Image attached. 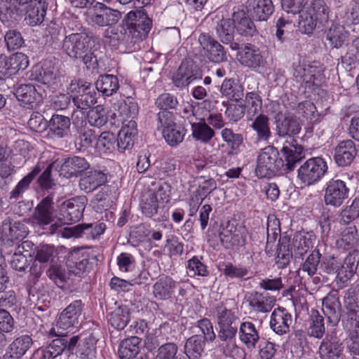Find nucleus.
<instances>
[{
	"label": "nucleus",
	"instance_id": "7ed1b4c3",
	"mask_svg": "<svg viewBox=\"0 0 359 359\" xmlns=\"http://www.w3.org/2000/svg\"><path fill=\"white\" fill-rule=\"evenodd\" d=\"M284 161L273 145L262 149L257 157L255 174L259 178H271L283 173Z\"/></svg>",
	"mask_w": 359,
	"mask_h": 359
},
{
	"label": "nucleus",
	"instance_id": "a18cd8bd",
	"mask_svg": "<svg viewBox=\"0 0 359 359\" xmlns=\"http://www.w3.org/2000/svg\"><path fill=\"white\" fill-rule=\"evenodd\" d=\"M31 77L38 83L50 85L54 83L56 77L55 67L51 65L50 62L44 61L41 66L32 69Z\"/></svg>",
	"mask_w": 359,
	"mask_h": 359
},
{
	"label": "nucleus",
	"instance_id": "603ef678",
	"mask_svg": "<svg viewBox=\"0 0 359 359\" xmlns=\"http://www.w3.org/2000/svg\"><path fill=\"white\" fill-rule=\"evenodd\" d=\"M358 235L355 226L345 228L341 233V237L336 241L339 250L347 251L353 249L358 243Z\"/></svg>",
	"mask_w": 359,
	"mask_h": 359
},
{
	"label": "nucleus",
	"instance_id": "c756f323",
	"mask_svg": "<svg viewBox=\"0 0 359 359\" xmlns=\"http://www.w3.org/2000/svg\"><path fill=\"white\" fill-rule=\"evenodd\" d=\"M351 304L346 301V307L349 310L346 316L342 320L344 329L347 331L349 341L347 346L359 347V318L357 311Z\"/></svg>",
	"mask_w": 359,
	"mask_h": 359
},
{
	"label": "nucleus",
	"instance_id": "bf43d9fd",
	"mask_svg": "<svg viewBox=\"0 0 359 359\" xmlns=\"http://www.w3.org/2000/svg\"><path fill=\"white\" fill-rule=\"evenodd\" d=\"M222 138L229 147L230 150L227 152L228 156L237 154L240 151V147L243 142V135L240 133H233L231 128H224L221 132Z\"/></svg>",
	"mask_w": 359,
	"mask_h": 359
},
{
	"label": "nucleus",
	"instance_id": "5701e85b",
	"mask_svg": "<svg viewBox=\"0 0 359 359\" xmlns=\"http://www.w3.org/2000/svg\"><path fill=\"white\" fill-rule=\"evenodd\" d=\"M121 18V14L117 10L112 9L102 3H96L93 11L90 12L91 21L100 27L115 25Z\"/></svg>",
	"mask_w": 359,
	"mask_h": 359
},
{
	"label": "nucleus",
	"instance_id": "c9c22d12",
	"mask_svg": "<svg viewBox=\"0 0 359 359\" xmlns=\"http://www.w3.org/2000/svg\"><path fill=\"white\" fill-rule=\"evenodd\" d=\"M40 166V171L36 176L35 184L43 190H49L55 186L54 180L52 178L51 172L53 169L57 170L60 166L59 161L57 160L50 163L45 161H39L34 167Z\"/></svg>",
	"mask_w": 359,
	"mask_h": 359
},
{
	"label": "nucleus",
	"instance_id": "49530a36",
	"mask_svg": "<svg viewBox=\"0 0 359 359\" xmlns=\"http://www.w3.org/2000/svg\"><path fill=\"white\" fill-rule=\"evenodd\" d=\"M359 264V250L353 249L344 258L342 262L341 274L339 278L341 280H345L346 285L351 278L355 273Z\"/></svg>",
	"mask_w": 359,
	"mask_h": 359
},
{
	"label": "nucleus",
	"instance_id": "8fccbe9b",
	"mask_svg": "<svg viewBox=\"0 0 359 359\" xmlns=\"http://www.w3.org/2000/svg\"><path fill=\"white\" fill-rule=\"evenodd\" d=\"M131 312L126 305H121L113 311L108 319L110 325L116 330H123L130 323Z\"/></svg>",
	"mask_w": 359,
	"mask_h": 359
},
{
	"label": "nucleus",
	"instance_id": "9b49d317",
	"mask_svg": "<svg viewBox=\"0 0 359 359\" xmlns=\"http://www.w3.org/2000/svg\"><path fill=\"white\" fill-rule=\"evenodd\" d=\"M202 76V70L194 60L184 59L173 74L172 81L175 87L182 89L195 81L201 79Z\"/></svg>",
	"mask_w": 359,
	"mask_h": 359
},
{
	"label": "nucleus",
	"instance_id": "de8ad7c7",
	"mask_svg": "<svg viewBox=\"0 0 359 359\" xmlns=\"http://www.w3.org/2000/svg\"><path fill=\"white\" fill-rule=\"evenodd\" d=\"M95 88L104 96H111L119 88L118 78L113 74L100 75L95 82Z\"/></svg>",
	"mask_w": 359,
	"mask_h": 359
},
{
	"label": "nucleus",
	"instance_id": "39448f33",
	"mask_svg": "<svg viewBox=\"0 0 359 359\" xmlns=\"http://www.w3.org/2000/svg\"><path fill=\"white\" fill-rule=\"evenodd\" d=\"M294 75L295 77L303 79L305 83V88L310 91L315 90L318 88L324 79V68L318 62H313L311 64H306L304 61L298 64L293 62Z\"/></svg>",
	"mask_w": 359,
	"mask_h": 359
},
{
	"label": "nucleus",
	"instance_id": "72a5a7b5",
	"mask_svg": "<svg viewBox=\"0 0 359 359\" xmlns=\"http://www.w3.org/2000/svg\"><path fill=\"white\" fill-rule=\"evenodd\" d=\"M17 100L25 107L33 108L41 101V95L31 83L21 84L15 89Z\"/></svg>",
	"mask_w": 359,
	"mask_h": 359
},
{
	"label": "nucleus",
	"instance_id": "37998d69",
	"mask_svg": "<svg viewBox=\"0 0 359 359\" xmlns=\"http://www.w3.org/2000/svg\"><path fill=\"white\" fill-rule=\"evenodd\" d=\"M137 133L136 122L133 120L129 121L128 124L122 127L118 134L116 141L118 149L123 151L132 149Z\"/></svg>",
	"mask_w": 359,
	"mask_h": 359
},
{
	"label": "nucleus",
	"instance_id": "4be33fe9",
	"mask_svg": "<svg viewBox=\"0 0 359 359\" xmlns=\"http://www.w3.org/2000/svg\"><path fill=\"white\" fill-rule=\"evenodd\" d=\"M83 306L84 304L81 299H76L69 304L60 314L56 323L57 329L65 331L77 327Z\"/></svg>",
	"mask_w": 359,
	"mask_h": 359
},
{
	"label": "nucleus",
	"instance_id": "dca6fc26",
	"mask_svg": "<svg viewBox=\"0 0 359 359\" xmlns=\"http://www.w3.org/2000/svg\"><path fill=\"white\" fill-rule=\"evenodd\" d=\"M198 43L204 55L210 62L221 63L227 61V53L224 47L208 33H201Z\"/></svg>",
	"mask_w": 359,
	"mask_h": 359
},
{
	"label": "nucleus",
	"instance_id": "f3484780",
	"mask_svg": "<svg viewBox=\"0 0 359 359\" xmlns=\"http://www.w3.org/2000/svg\"><path fill=\"white\" fill-rule=\"evenodd\" d=\"M342 261L334 255H327L322 257L319 266V274L323 282H327L330 278L336 281L337 286L343 288L346 285L345 280H341Z\"/></svg>",
	"mask_w": 359,
	"mask_h": 359
},
{
	"label": "nucleus",
	"instance_id": "7c9ffc66",
	"mask_svg": "<svg viewBox=\"0 0 359 359\" xmlns=\"http://www.w3.org/2000/svg\"><path fill=\"white\" fill-rule=\"evenodd\" d=\"M336 18L344 27H351L359 24V2L351 0L344 6H338Z\"/></svg>",
	"mask_w": 359,
	"mask_h": 359
},
{
	"label": "nucleus",
	"instance_id": "423d86ee",
	"mask_svg": "<svg viewBox=\"0 0 359 359\" xmlns=\"http://www.w3.org/2000/svg\"><path fill=\"white\" fill-rule=\"evenodd\" d=\"M69 90L72 94V102L79 109L90 108L97 102V93L94 86L83 80L72 81Z\"/></svg>",
	"mask_w": 359,
	"mask_h": 359
},
{
	"label": "nucleus",
	"instance_id": "13d9d810",
	"mask_svg": "<svg viewBox=\"0 0 359 359\" xmlns=\"http://www.w3.org/2000/svg\"><path fill=\"white\" fill-rule=\"evenodd\" d=\"M344 27L339 23L337 25L332 24L330 27L326 39L329 41L332 48H339L346 42L348 34Z\"/></svg>",
	"mask_w": 359,
	"mask_h": 359
},
{
	"label": "nucleus",
	"instance_id": "a19ab883",
	"mask_svg": "<svg viewBox=\"0 0 359 359\" xmlns=\"http://www.w3.org/2000/svg\"><path fill=\"white\" fill-rule=\"evenodd\" d=\"M71 121L68 116L55 114L48 122L49 135L57 137L65 138L70 133Z\"/></svg>",
	"mask_w": 359,
	"mask_h": 359
},
{
	"label": "nucleus",
	"instance_id": "cd10ccee",
	"mask_svg": "<svg viewBox=\"0 0 359 359\" xmlns=\"http://www.w3.org/2000/svg\"><path fill=\"white\" fill-rule=\"evenodd\" d=\"M251 311L256 313H266L273 309L276 298L266 292L252 291L246 296Z\"/></svg>",
	"mask_w": 359,
	"mask_h": 359
},
{
	"label": "nucleus",
	"instance_id": "ea45409f",
	"mask_svg": "<svg viewBox=\"0 0 359 359\" xmlns=\"http://www.w3.org/2000/svg\"><path fill=\"white\" fill-rule=\"evenodd\" d=\"M65 343H67V337L54 339L46 347L36 349L34 356L41 357L42 359H56L66 351Z\"/></svg>",
	"mask_w": 359,
	"mask_h": 359
},
{
	"label": "nucleus",
	"instance_id": "f8f14e48",
	"mask_svg": "<svg viewBox=\"0 0 359 359\" xmlns=\"http://www.w3.org/2000/svg\"><path fill=\"white\" fill-rule=\"evenodd\" d=\"M275 135L279 138L293 137L301 131L297 116L289 111H279L273 117Z\"/></svg>",
	"mask_w": 359,
	"mask_h": 359
},
{
	"label": "nucleus",
	"instance_id": "0e129e2a",
	"mask_svg": "<svg viewBox=\"0 0 359 359\" xmlns=\"http://www.w3.org/2000/svg\"><path fill=\"white\" fill-rule=\"evenodd\" d=\"M215 316L217 326L229 323H239L240 322L236 312L228 309L223 304H218L215 307Z\"/></svg>",
	"mask_w": 359,
	"mask_h": 359
},
{
	"label": "nucleus",
	"instance_id": "e2e57ef3",
	"mask_svg": "<svg viewBox=\"0 0 359 359\" xmlns=\"http://www.w3.org/2000/svg\"><path fill=\"white\" fill-rule=\"evenodd\" d=\"M32 337L29 334H22L13 340L9 345L8 350L11 353L22 358L32 347Z\"/></svg>",
	"mask_w": 359,
	"mask_h": 359
},
{
	"label": "nucleus",
	"instance_id": "f704fd0d",
	"mask_svg": "<svg viewBox=\"0 0 359 359\" xmlns=\"http://www.w3.org/2000/svg\"><path fill=\"white\" fill-rule=\"evenodd\" d=\"M248 8L252 18L257 21H266L275 11L272 0H248Z\"/></svg>",
	"mask_w": 359,
	"mask_h": 359
},
{
	"label": "nucleus",
	"instance_id": "20e7f679",
	"mask_svg": "<svg viewBox=\"0 0 359 359\" xmlns=\"http://www.w3.org/2000/svg\"><path fill=\"white\" fill-rule=\"evenodd\" d=\"M1 241L4 250L6 254H12L13 250L9 249L20 243L27 235V226L20 221H15L10 217L5 218L1 225Z\"/></svg>",
	"mask_w": 359,
	"mask_h": 359
},
{
	"label": "nucleus",
	"instance_id": "79ce46f5",
	"mask_svg": "<svg viewBox=\"0 0 359 359\" xmlns=\"http://www.w3.org/2000/svg\"><path fill=\"white\" fill-rule=\"evenodd\" d=\"M107 182V175L99 170H91L86 172L85 176L80 180L81 189L86 193L95 190L97 187Z\"/></svg>",
	"mask_w": 359,
	"mask_h": 359
},
{
	"label": "nucleus",
	"instance_id": "f257e3e1",
	"mask_svg": "<svg viewBox=\"0 0 359 359\" xmlns=\"http://www.w3.org/2000/svg\"><path fill=\"white\" fill-rule=\"evenodd\" d=\"M92 37L86 32L72 33L65 36L62 50L70 58L79 60L87 69L98 67V61L90 46Z\"/></svg>",
	"mask_w": 359,
	"mask_h": 359
},
{
	"label": "nucleus",
	"instance_id": "e433bc0d",
	"mask_svg": "<svg viewBox=\"0 0 359 359\" xmlns=\"http://www.w3.org/2000/svg\"><path fill=\"white\" fill-rule=\"evenodd\" d=\"M233 21L234 22L235 29L241 36H253L257 32L253 21L243 9L237 8V10H234Z\"/></svg>",
	"mask_w": 359,
	"mask_h": 359
},
{
	"label": "nucleus",
	"instance_id": "f03ea898",
	"mask_svg": "<svg viewBox=\"0 0 359 359\" xmlns=\"http://www.w3.org/2000/svg\"><path fill=\"white\" fill-rule=\"evenodd\" d=\"M27 4L25 20L30 26L41 24L45 18L48 4L46 0H5L0 6V18L8 20L18 15L20 6Z\"/></svg>",
	"mask_w": 359,
	"mask_h": 359
},
{
	"label": "nucleus",
	"instance_id": "2eb2a0df",
	"mask_svg": "<svg viewBox=\"0 0 359 359\" xmlns=\"http://www.w3.org/2000/svg\"><path fill=\"white\" fill-rule=\"evenodd\" d=\"M87 199L84 196L72 198L63 202L60 208V218L64 224L79 222L83 215Z\"/></svg>",
	"mask_w": 359,
	"mask_h": 359
},
{
	"label": "nucleus",
	"instance_id": "2f4dec72",
	"mask_svg": "<svg viewBox=\"0 0 359 359\" xmlns=\"http://www.w3.org/2000/svg\"><path fill=\"white\" fill-rule=\"evenodd\" d=\"M59 163L60 175L65 177H78L90 166L84 158L76 156L66 158Z\"/></svg>",
	"mask_w": 359,
	"mask_h": 359
},
{
	"label": "nucleus",
	"instance_id": "bb28decb",
	"mask_svg": "<svg viewBox=\"0 0 359 359\" xmlns=\"http://www.w3.org/2000/svg\"><path fill=\"white\" fill-rule=\"evenodd\" d=\"M240 63L252 69L264 67L266 60L261 50L254 45L248 43L237 53Z\"/></svg>",
	"mask_w": 359,
	"mask_h": 359
},
{
	"label": "nucleus",
	"instance_id": "09e8293b",
	"mask_svg": "<svg viewBox=\"0 0 359 359\" xmlns=\"http://www.w3.org/2000/svg\"><path fill=\"white\" fill-rule=\"evenodd\" d=\"M343 348L341 343L326 337L320 343L318 354L320 359H337L341 357Z\"/></svg>",
	"mask_w": 359,
	"mask_h": 359
},
{
	"label": "nucleus",
	"instance_id": "a878e982",
	"mask_svg": "<svg viewBox=\"0 0 359 359\" xmlns=\"http://www.w3.org/2000/svg\"><path fill=\"white\" fill-rule=\"evenodd\" d=\"M322 311L332 326L339 323L341 316V305L337 291L329 292L323 298Z\"/></svg>",
	"mask_w": 359,
	"mask_h": 359
},
{
	"label": "nucleus",
	"instance_id": "a211bd4d",
	"mask_svg": "<svg viewBox=\"0 0 359 359\" xmlns=\"http://www.w3.org/2000/svg\"><path fill=\"white\" fill-rule=\"evenodd\" d=\"M349 191L345 182L332 179L326 184L324 195L325 203L327 205L339 207L348 198Z\"/></svg>",
	"mask_w": 359,
	"mask_h": 359
},
{
	"label": "nucleus",
	"instance_id": "5fc2aeb1",
	"mask_svg": "<svg viewBox=\"0 0 359 359\" xmlns=\"http://www.w3.org/2000/svg\"><path fill=\"white\" fill-rule=\"evenodd\" d=\"M40 168L39 165L33 167L31 171L17 184L15 188L10 192V201H16L22 197L23 194L29 189L31 182L39 175Z\"/></svg>",
	"mask_w": 359,
	"mask_h": 359
},
{
	"label": "nucleus",
	"instance_id": "4468645a",
	"mask_svg": "<svg viewBox=\"0 0 359 359\" xmlns=\"http://www.w3.org/2000/svg\"><path fill=\"white\" fill-rule=\"evenodd\" d=\"M29 65L28 57L22 53H16L10 56L0 54V81H4Z\"/></svg>",
	"mask_w": 359,
	"mask_h": 359
},
{
	"label": "nucleus",
	"instance_id": "6e6d98bb",
	"mask_svg": "<svg viewBox=\"0 0 359 359\" xmlns=\"http://www.w3.org/2000/svg\"><path fill=\"white\" fill-rule=\"evenodd\" d=\"M205 340L202 335L189 337L184 345V353L189 359H201L204 351Z\"/></svg>",
	"mask_w": 359,
	"mask_h": 359
},
{
	"label": "nucleus",
	"instance_id": "ddd939ff",
	"mask_svg": "<svg viewBox=\"0 0 359 359\" xmlns=\"http://www.w3.org/2000/svg\"><path fill=\"white\" fill-rule=\"evenodd\" d=\"M97 262L96 256L81 249L71 251L67 256L66 264L70 273L81 276L89 271Z\"/></svg>",
	"mask_w": 359,
	"mask_h": 359
},
{
	"label": "nucleus",
	"instance_id": "69168bd1",
	"mask_svg": "<svg viewBox=\"0 0 359 359\" xmlns=\"http://www.w3.org/2000/svg\"><path fill=\"white\" fill-rule=\"evenodd\" d=\"M98 332L99 328L95 327L91 332L83 334V338L78 346L81 355L88 356L95 350Z\"/></svg>",
	"mask_w": 359,
	"mask_h": 359
},
{
	"label": "nucleus",
	"instance_id": "412c9836",
	"mask_svg": "<svg viewBox=\"0 0 359 359\" xmlns=\"http://www.w3.org/2000/svg\"><path fill=\"white\" fill-rule=\"evenodd\" d=\"M106 229L103 223L80 224L72 227H65L62 231L63 238H84L95 239L100 237Z\"/></svg>",
	"mask_w": 359,
	"mask_h": 359
},
{
	"label": "nucleus",
	"instance_id": "c03bdc74",
	"mask_svg": "<svg viewBox=\"0 0 359 359\" xmlns=\"http://www.w3.org/2000/svg\"><path fill=\"white\" fill-rule=\"evenodd\" d=\"M141 341V337L137 336H131L122 340L118 350L120 359H135L140 353Z\"/></svg>",
	"mask_w": 359,
	"mask_h": 359
},
{
	"label": "nucleus",
	"instance_id": "473e14b6",
	"mask_svg": "<svg viewBox=\"0 0 359 359\" xmlns=\"http://www.w3.org/2000/svg\"><path fill=\"white\" fill-rule=\"evenodd\" d=\"M355 144L351 140L339 142L334 148V159L339 166L349 165L357 155Z\"/></svg>",
	"mask_w": 359,
	"mask_h": 359
},
{
	"label": "nucleus",
	"instance_id": "680f3d73",
	"mask_svg": "<svg viewBox=\"0 0 359 359\" xmlns=\"http://www.w3.org/2000/svg\"><path fill=\"white\" fill-rule=\"evenodd\" d=\"M322 259V255L318 250H313L300 264L299 271L305 272L310 277L317 273Z\"/></svg>",
	"mask_w": 359,
	"mask_h": 359
},
{
	"label": "nucleus",
	"instance_id": "0eeeda50",
	"mask_svg": "<svg viewBox=\"0 0 359 359\" xmlns=\"http://www.w3.org/2000/svg\"><path fill=\"white\" fill-rule=\"evenodd\" d=\"M327 170L326 162L320 157L306 160L297 170V179L304 186H310L320 181Z\"/></svg>",
	"mask_w": 359,
	"mask_h": 359
},
{
	"label": "nucleus",
	"instance_id": "58836bf2",
	"mask_svg": "<svg viewBox=\"0 0 359 359\" xmlns=\"http://www.w3.org/2000/svg\"><path fill=\"white\" fill-rule=\"evenodd\" d=\"M250 126L256 135L257 141L268 142L272 136L269 116L259 114L254 118L250 117Z\"/></svg>",
	"mask_w": 359,
	"mask_h": 359
},
{
	"label": "nucleus",
	"instance_id": "864d4df0",
	"mask_svg": "<svg viewBox=\"0 0 359 359\" xmlns=\"http://www.w3.org/2000/svg\"><path fill=\"white\" fill-rule=\"evenodd\" d=\"M240 339L248 348H255L259 336L255 325L249 321L243 322L239 326Z\"/></svg>",
	"mask_w": 359,
	"mask_h": 359
},
{
	"label": "nucleus",
	"instance_id": "c85d7f7f",
	"mask_svg": "<svg viewBox=\"0 0 359 359\" xmlns=\"http://www.w3.org/2000/svg\"><path fill=\"white\" fill-rule=\"evenodd\" d=\"M292 323L291 313L285 308L278 306L271 313L269 325L276 334L282 336L290 332Z\"/></svg>",
	"mask_w": 359,
	"mask_h": 359
},
{
	"label": "nucleus",
	"instance_id": "774afa93",
	"mask_svg": "<svg viewBox=\"0 0 359 359\" xmlns=\"http://www.w3.org/2000/svg\"><path fill=\"white\" fill-rule=\"evenodd\" d=\"M307 10L315 17L318 23L323 24L327 22L330 8L324 0H313Z\"/></svg>",
	"mask_w": 359,
	"mask_h": 359
},
{
	"label": "nucleus",
	"instance_id": "4c0bfd02",
	"mask_svg": "<svg viewBox=\"0 0 359 359\" xmlns=\"http://www.w3.org/2000/svg\"><path fill=\"white\" fill-rule=\"evenodd\" d=\"M177 282L168 276H159L157 281L153 285V294L158 300H167L170 299L177 287Z\"/></svg>",
	"mask_w": 359,
	"mask_h": 359
},
{
	"label": "nucleus",
	"instance_id": "052dcab7",
	"mask_svg": "<svg viewBox=\"0 0 359 359\" xmlns=\"http://www.w3.org/2000/svg\"><path fill=\"white\" fill-rule=\"evenodd\" d=\"M220 92L227 99L236 102L241 100L243 95L242 86L238 84L233 79H225L222 83Z\"/></svg>",
	"mask_w": 359,
	"mask_h": 359
},
{
	"label": "nucleus",
	"instance_id": "6ab92c4d",
	"mask_svg": "<svg viewBox=\"0 0 359 359\" xmlns=\"http://www.w3.org/2000/svg\"><path fill=\"white\" fill-rule=\"evenodd\" d=\"M216 34L220 41L224 44L230 43L233 41L235 25L233 17L225 18L222 11L217 10L210 15Z\"/></svg>",
	"mask_w": 359,
	"mask_h": 359
},
{
	"label": "nucleus",
	"instance_id": "338daca9",
	"mask_svg": "<svg viewBox=\"0 0 359 359\" xmlns=\"http://www.w3.org/2000/svg\"><path fill=\"white\" fill-rule=\"evenodd\" d=\"M194 139L208 143L215 135V131L204 121L191 124Z\"/></svg>",
	"mask_w": 359,
	"mask_h": 359
},
{
	"label": "nucleus",
	"instance_id": "9d476101",
	"mask_svg": "<svg viewBox=\"0 0 359 359\" xmlns=\"http://www.w3.org/2000/svg\"><path fill=\"white\" fill-rule=\"evenodd\" d=\"M137 42L145 39L152 27V20L144 10L130 11L124 19Z\"/></svg>",
	"mask_w": 359,
	"mask_h": 359
},
{
	"label": "nucleus",
	"instance_id": "b1692460",
	"mask_svg": "<svg viewBox=\"0 0 359 359\" xmlns=\"http://www.w3.org/2000/svg\"><path fill=\"white\" fill-rule=\"evenodd\" d=\"M285 161L283 172L292 171L297 163L305 158L304 147L298 144L297 140L287 141L280 150Z\"/></svg>",
	"mask_w": 359,
	"mask_h": 359
},
{
	"label": "nucleus",
	"instance_id": "aec40b11",
	"mask_svg": "<svg viewBox=\"0 0 359 359\" xmlns=\"http://www.w3.org/2000/svg\"><path fill=\"white\" fill-rule=\"evenodd\" d=\"M239 326V323H229L217 326L219 346L226 356H231L238 351L236 335Z\"/></svg>",
	"mask_w": 359,
	"mask_h": 359
},
{
	"label": "nucleus",
	"instance_id": "1a4fd4ad",
	"mask_svg": "<svg viewBox=\"0 0 359 359\" xmlns=\"http://www.w3.org/2000/svg\"><path fill=\"white\" fill-rule=\"evenodd\" d=\"M218 237L224 248L233 250L245 244L246 229L235 222L228 221L225 226L221 225Z\"/></svg>",
	"mask_w": 359,
	"mask_h": 359
},
{
	"label": "nucleus",
	"instance_id": "3c124183",
	"mask_svg": "<svg viewBox=\"0 0 359 359\" xmlns=\"http://www.w3.org/2000/svg\"><path fill=\"white\" fill-rule=\"evenodd\" d=\"M290 239L287 236L279 238L276 259L278 267L280 269L286 267L290 263V258L294 257L292 248H290Z\"/></svg>",
	"mask_w": 359,
	"mask_h": 359
},
{
	"label": "nucleus",
	"instance_id": "393cba45",
	"mask_svg": "<svg viewBox=\"0 0 359 359\" xmlns=\"http://www.w3.org/2000/svg\"><path fill=\"white\" fill-rule=\"evenodd\" d=\"M107 36L109 37L111 41H116L118 44L123 46L126 50L133 51L136 49L135 44L137 41L124 20L123 23L115 27H109L107 30Z\"/></svg>",
	"mask_w": 359,
	"mask_h": 359
},
{
	"label": "nucleus",
	"instance_id": "6e6552de",
	"mask_svg": "<svg viewBox=\"0 0 359 359\" xmlns=\"http://www.w3.org/2000/svg\"><path fill=\"white\" fill-rule=\"evenodd\" d=\"M53 198L49 196L43 198L36 207L34 209L32 219L35 224L39 226H48V233L53 234L57 231L61 232L62 229L60 224L57 222L53 223L55 219L54 206Z\"/></svg>",
	"mask_w": 359,
	"mask_h": 359
},
{
	"label": "nucleus",
	"instance_id": "4d7b16f0",
	"mask_svg": "<svg viewBox=\"0 0 359 359\" xmlns=\"http://www.w3.org/2000/svg\"><path fill=\"white\" fill-rule=\"evenodd\" d=\"M312 247V241L301 232L296 233L292 241V252L294 254V259H302Z\"/></svg>",
	"mask_w": 359,
	"mask_h": 359
}]
</instances>
